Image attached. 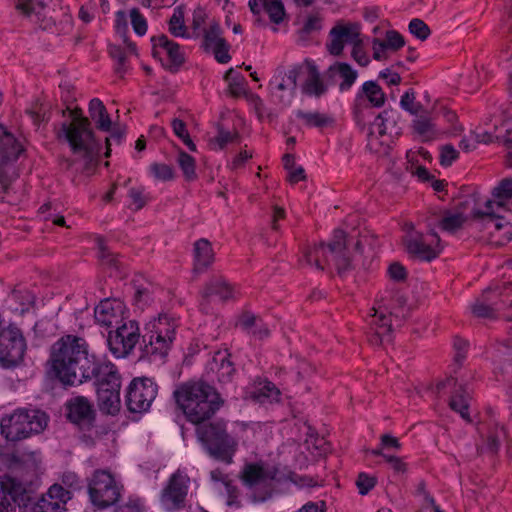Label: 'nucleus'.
Segmentation results:
<instances>
[{
	"label": "nucleus",
	"instance_id": "obj_1",
	"mask_svg": "<svg viewBox=\"0 0 512 512\" xmlns=\"http://www.w3.org/2000/svg\"><path fill=\"white\" fill-rule=\"evenodd\" d=\"M173 397L186 420L193 425L209 421L225 404L218 389L203 378L178 384Z\"/></svg>",
	"mask_w": 512,
	"mask_h": 512
},
{
	"label": "nucleus",
	"instance_id": "obj_2",
	"mask_svg": "<svg viewBox=\"0 0 512 512\" xmlns=\"http://www.w3.org/2000/svg\"><path fill=\"white\" fill-rule=\"evenodd\" d=\"M66 113L71 119L66 125V142L72 153L84 160L83 171L91 174L98 166L101 145L96 139L90 119L80 107L66 105Z\"/></svg>",
	"mask_w": 512,
	"mask_h": 512
},
{
	"label": "nucleus",
	"instance_id": "obj_3",
	"mask_svg": "<svg viewBox=\"0 0 512 512\" xmlns=\"http://www.w3.org/2000/svg\"><path fill=\"white\" fill-rule=\"evenodd\" d=\"M176 320L167 314L149 321L141 335L140 359L164 362L176 339Z\"/></svg>",
	"mask_w": 512,
	"mask_h": 512
},
{
	"label": "nucleus",
	"instance_id": "obj_4",
	"mask_svg": "<svg viewBox=\"0 0 512 512\" xmlns=\"http://www.w3.org/2000/svg\"><path fill=\"white\" fill-rule=\"evenodd\" d=\"M196 435L205 452L214 460L226 465L233 463L238 450V440L228 433L223 419L196 425Z\"/></svg>",
	"mask_w": 512,
	"mask_h": 512
},
{
	"label": "nucleus",
	"instance_id": "obj_5",
	"mask_svg": "<svg viewBox=\"0 0 512 512\" xmlns=\"http://www.w3.org/2000/svg\"><path fill=\"white\" fill-rule=\"evenodd\" d=\"M98 361L84 337L66 334V387H77L87 382L89 372Z\"/></svg>",
	"mask_w": 512,
	"mask_h": 512
},
{
	"label": "nucleus",
	"instance_id": "obj_6",
	"mask_svg": "<svg viewBox=\"0 0 512 512\" xmlns=\"http://www.w3.org/2000/svg\"><path fill=\"white\" fill-rule=\"evenodd\" d=\"M306 75V79L301 85V92L308 97L321 98L327 94L330 84L325 80L324 75L321 76L317 66L313 60L305 59L301 64L292 66L288 72H285L276 87L280 91L289 88L295 91L297 88V80L300 76Z\"/></svg>",
	"mask_w": 512,
	"mask_h": 512
},
{
	"label": "nucleus",
	"instance_id": "obj_7",
	"mask_svg": "<svg viewBox=\"0 0 512 512\" xmlns=\"http://www.w3.org/2000/svg\"><path fill=\"white\" fill-rule=\"evenodd\" d=\"M278 469H265L262 463H246L239 474L242 485L247 489L250 502L263 503L273 495L272 481L276 479Z\"/></svg>",
	"mask_w": 512,
	"mask_h": 512
},
{
	"label": "nucleus",
	"instance_id": "obj_8",
	"mask_svg": "<svg viewBox=\"0 0 512 512\" xmlns=\"http://www.w3.org/2000/svg\"><path fill=\"white\" fill-rule=\"evenodd\" d=\"M23 151L22 144L0 124V202L11 203V184L18 177L14 162Z\"/></svg>",
	"mask_w": 512,
	"mask_h": 512
},
{
	"label": "nucleus",
	"instance_id": "obj_9",
	"mask_svg": "<svg viewBox=\"0 0 512 512\" xmlns=\"http://www.w3.org/2000/svg\"><path fill=\"white\" fill-rule=\"evenodd\" d=\"M387 100L382 87L373 80L366 81L358 89L351 105V115L356 127L364 132L374 116V108H381Z\"/></svg>",
	"mask_w": 512,
	"mask_h": 512
},
{
	"label": "nucleus",
	"instance_id": "obj_10",
	"mask_svg": "<svg viewBox=\"0 0 512 512\" xmlns=\"http://www.w3.org/2000/svg\"><path fill=\"white\" fill-rule=\"evenodd\" d=\"M47 420V415L40 410L20 409L1 420V433L9 441H19L43 431Z\"/></svg>",
	"mask_w": 512,
	"mask_h": 512
},
{
	"label": "nucleus",
	"instance_id": "obj_11",
	"mask_svg": "<svg viewBox=\"0 0 512 512\" xmlns=\"http://www.w3.org/2000/svg\"><path fill=\"white\" fill-rule=\"evenodd\" d=\"M122 486L108 470H95L88 484L91 503L100 510L115 505L121 497Z\"/></svg>",
	"mask_w": 512,
	"mask_h": 512
},
{
	"label": "nucleus",
	"instance_id": "obj_12",
	"mask_svg": "<svg viewBox=\"0 0 512 512\" xmlns=\"http://www.w3.org/2000/svg\"><path fill=\"white\" fill-rule=\"evenodd\" d=\"M150 42L151 55L162 68L171 74L179 73L187 61L183 47L164 33L153 35Z\"/></svg>",
	"mask_w": 512,
	"mask_h": 512
},
{
	"label": "nucleus",
	"instance_id": "obj_13",
	"mask_svg": "<svg viewBox=\"0 0 512 512\" xmlns=\"http://www.w3.org/2000/svg\"><path fill=\"white\" fill-rule=\"evenodd\" d=\"M158 394V385L151 377H134L124 391L127 410L131 413L147 412Z\"/></svg>",
	"mask_w": 512,
	"mask_h": 512
},
{
	"label": "nucleus",
	"instance_id": "obj_14",
	"mask_svg": "<svg viewBox=\"0 0 512 512\" xmlns=\"http://www.w3.org/2000/svg\"><path fill=\"white\" fill-rule=\"evenodd\" d=\"M140 337L138 322L127 320L109 329L107 335L109 351L116 358H125L131 354Z\"/></svg>",
	"mask_w": 512,
	"mask_h": 512
},
{
	"label": "nucleus",
	"instance_id": "obj_15",
	"mask_svg": "<svg viewBox=\"0 0 512 512\" xmlns=\"http://www.w3.org/2000/svg\"><path fill=\"white\" fill-rule=\"evenodd\" d=\"M235 284L231 283L224 275L211 274L199 290V306L202 311L208 313L212 301L227 303L235 299Z\"/></svg>",
	"mask_w": 512,
	"mask_h": 512
},
{
	"label": "nucleus",
	"instance_id": "obj_16",
	"mask_svg": "<svg viewBox=\"0 0 512 512\" xmlns=\"http://www.w3.org/2000/svg\"><path fill=\"white\" fill-rule=\"evenodd\" d=\"M25 341L20 330L12 325L0 329V366L15 367L23 359Z\"/></svg>",
	"mask_w": 512,
	"mask_h": 512
},
{
	"label": "nucleus",
	"instance_id": "obj_17",
	"mask_svg": "<svg viewBox=\"0 0 512 512\" xmlns=\"http://www.w3.org/2000/svg\"><path fill=\"white\" fill-rule=\"evenodd\" d=\"M436 392L439 397L449 394V408L459 413L461 418L468 423L472 422L469 413V396L466 387L458 382L454 376H448L436 383Z\"/></svg>",
	"mask_w": 512,
	"mask_h": 512
},
{
	"label": "nucleus",
	"instance_id": "obj_18",
	"mask_svg": "<svg viewBox=\"0 0 512 512\" xmlns=\"http://www.w3.org/2000/svg\"><path fill=\"white\" fill-rule=\"evenodd\" d=\"M66 420L82 432H89L95 426L97 412L93 403L85 396H75L66 401Z\"/></svg>",
	"mask_w": 512,
	"mask_h": 512
},
{
	"label": "nucleus",
	"instance_id": "obj_19",
	"mask_svg": "<svg viewBox=\"0 0 512 512\" xmlns=\"http://www.w3.org/2000/svg\"><path fill=\"white\" fill-rule=\"evenodd\" d=\"M373 121L369 120L368 142L374 136L373 127L377 128L379 138L387 136L391 142L397 140L403 134L401 113L392 107L386 108L378 114L374 113Z\"/></svg>",
	"mask_w": 512,
	"mask_h": 512
},
{
	"label": "nucleus",
	"instance_id": "obj_20",
	"mask_svg": "<svg viewBox=\"0 0 512 512\" xmlns=\"http://www.w3.org/2000/svg\"><path fill=\"white\" fill-rule=\"evenodd\" d=\"M327 247L333 257L337 275L345 279L355 269L347 249V233L341 228L334 229Z\"/></svg>",
	"mask_w": 512,
	"mask_h": 512
},
{
	"label": "nucleus",
	"instance_id": "obj_21",
	"mask_svg": "<svg viewBox=\"0 0 512 512\" xmlns=\"http://www.w3.org/2000/svg\"><path fill=\"white\" fill-rule=\"evenodd\" d=\"M189 483L190 478L186 473L179 469L172 473L161 491V502L170 505V508L174 510L185 508Z\"/></svg>",
	"mask_w": 512,
	"mask_h": 512
},
{
	"label": "nucleus",
	"instance_id": "obj_22",
	"mask_svg": "<svg viewBox=\"0 0 512 512\" xmlns=\"http://www.w3.org/2000/svg\"><path fill=\"white\" fill-rule=\"evenodd\" d=\"M30 501V495L22 484L11 477L0 479V512H16L26 508Z\"/></svg>",
	"mask_w": 512,
	"mask_h": 512
},
{
	"label": "nucleus",
	"instance_id": "obj_23",
	"mask_svg": "<svg viewBox=\"0 0 512 512\" xmlns=\"http://www.w3.org/2000/svg\"><path fill=\"white\" fill-rule=\"evenodd\" d=\"M61 385H64V337L58 339L50 349L44 378V386L47 391H53Z\"/></svg>",
	"mask_w": 512,
	"mask_h": 512
},
{
	"label": "nucleus",
	"instance_id": "obj_24",
	"mask_svg": "<svg viewBox=\"0 0 512 512\" xmlns=\"http://www.w3.org/2000/svg\"><path fill=\"white\" fill-rule=\"evenodd\" d=\"M409 228L411 231L403 238V245L410 258L424 262H431L438 258L441 249L427 243L423 233L414 231L412 223L409 224Z\"/></svg>",
	"mask_w": 512,
	"mask_h": 512
},
{
	"label": "nucleus",
	"instance_id": "obj_25",
	"mask_svg": "<svg viewBox=\"0 0 512 512\" xmlns=\"http://www.w3.org/2000/svg\"><path fill=\"white\" fill-rule=\"evenodd\" d=\"M247 399L258 405H280L282 391L268 377L256 376L247 391Z\"/></svg>",
	"mask_w": 512,
	"mask_h": 512
},
{
	"label": "nucleus",
	"instance_id": "obj_26",
	"mask_svg": "<svg viewBox=\"0 0 512 512\" xmlns=\"http://www.w3.org/2000/svg\"><path fill=\"white\" fill-rule=\"evenodd\" d=\"M125 304L119 299L105 298L94 309L95 321L109 329L127 321L124 317Z\"/></svg>",
	"mask_w": 512,
	"mask_h": 512
},
{
	"label": "nucleus",
	"instance_id": "obj_27",
	"mask_svg": "<svg viewBox=\"0 0 512 512\" xmlns=\"http://www.w3.org/2000/svg\"><path fill=\"white\" fill-rule=\"evenodd\" d=\"M94 241L97 249L96 258L98 264L108 271L110 276L115 275L124 278L127 273L124 263L120 260L121 255L110 249L104 236L97 235Z\"/></svg>",
	"mask_w": 512,
	"mask_h": 512
},
{
	"label": "nucleus",
	"instance_id": "obj_28",
	"mask_svg": "<svg viewBox=\"0 0 512 512\" xmlns=\"http://www.w3.org/2000/svg\"><path fill=\"white\" fill-rule=\"evenodd\" d=\"M94 379L96 389L122 387V375L118 367L111 361L99 360L89 372L87 382Z\"/></svg>",
	"mask_w": 512,
	"mask_h": 512
},
{
	"label": "nucleus",
	"instance_id": "obj_29",
	"mask_svg": "<svg viewBox=\"0 0 512 512\" xmlns=\"http://www.w3.org/2000/svg\"><path fill=\"white\" fill-rule=\"evenodd\" d=\"M208 368L215 374L220 385L232 383L237 375L236 364L228 349L216 351L208 363Z\"/></svg>",
	"mask_w": 512,
	"mask_h": 512
},
{
	"label": "nucleus",
	"instance_id": "obj_30",
	"mask_svg": "<svg viewBox=\"0 0 512 512\" xmlns=\"http://www.w3.org/2000/svg\"><path fill=\"white\" fill-rule=\"evenodd\" d=\"M358 72L346 62L336 61L324 71V78L330 86L338 85L340 92H347L356 82Z\"/></svg>",
	"mask_w": 512,
	"mask_h": 512
},
{
	"label": "nucleus",
	"instance_id": "obj_31",
	"mask_svg": "<svg viewBox=\"0 0 512 512\" xmlns=\"http://www.w3.org/2000/svg\"><path fill=\"white\" fill-rule=\"evenodd\" d=\"M215 262L212 243L206 238H200L193 244L192 273L200 275L206 272Z\"/></svg>",
	"mask_w": 512,
	"mask_h": 512
},
{
	"label": "nucleus",
	"instance_id": "obj_32",
	"mask_svg": "<svg viewBox=\"0 0 512 512\" xmlns=\"http://www.w3.org/2000/svg\"><path fill=\"white\" fill-rule=\"evenodd\" d=\"M96 403L104 415L117 416L121 411V386L96 389Z\"/></svg>",
	"mask_w": 512,
	"mask_h": 512
},
{
	"label": "nucleus",
	"instance_id": "obj_33",
	"mask_svg": "<svg viewBox=\"0 0 512 512\" xmlns=\"http://www.w3.org/2000/svg\"><path fill=\"white\" fill-rule=\"evenodd\" d=\"M64 488L59 484L52 485L47 493L33 504L32 512H63L62 503Z\"/></svg>",
	"mask_w": 512,
	"mask_h": 512
},
{
	"label": "nucleus",
	"instance_id": "obj_34",
	"mask_svg": "<svg viewBox=\"0 0 512 512\" xmlns=\"http://www.w3.org/2000/svg\"><path fill=\"white\" fill-rule=\"evenodd\" d=\"M237 324L245 332H252L258 339L263 340L270 336L271 332L262 318L249 310H243L238 317Z\"/></svg>",
	"mask_w": 512,
	"mask_h": 512
},
{
	"label": "nucleus",
	"instance_id": "obj_35",
	"mask_svg": "<svg viewBox=\"0 0 512 512\" xmlns=\"http://www.w3.org/2000/svg\"><path fill=\"white\" fill-rule=\"evenodd\" d=\"M15 8L23 16L34 20L36 23H40L43 29L50 27V22L44 24L46 18V3L44 0H17Z\"/></svg>",
	"mask_w": 512,
	"mask_h": 512
},
{
	"label": "nucleus",
	"instance_id": "obj_36",
	"mask_svg": "<svg viewBox=\"0 0 512 512\" xmlns=\"http://www.w3.org/2000/svg\"><path fill=\"white\" fill-rule=\"evenodd\" d=\"M295 116L307 128L323 130L335 125V118L333 116L318 111L297 110Z\"/></svg>",
	"mask_w": 512,
	"mask_h": 512
},
{
	"label": "nucleus",
	"instance_id": "obj_37",
	"mask_svg": "<svg viewBox=\"0 0 512 512\" xmlns=\"http://www.w3.org/2000/svg\"><path fill=\"white\" fill-rule=\"evenodd\" d=\"M146 280L143 274H135L134 278L131 281V284L135 290L133 297V304L140 309H144L152 304L153 291L150 288L151 283H148V286L143 284V281Z\"/></svg>",
	"mask_w": 512,
	"mask_h": 512
},
{
	"label": "nucleus",
	"instance_id": "obj_38",
	"mask_svg": "<svg viewBox=\"0 0 512 512\" xmlns=\"http://www.w3.org/2000/svg\"><path fill=\"white\" fill-rule=\"evenodd\" d=\"M91 120L95 122L96 128L100 131H111L112 122L104 103L99 98H93L88 107Z\"/></svg>",
	"mask_w": 512,
	"mask_h": 512
},
{
	"label": "nucleus",
	"instance_id": "obj_39",
	"mask_svg": "<svg viewBox=\"0 0 512 512\" xmlns=\"http://www.w3.org/2000/svg\"><path fill=\"white\" fill-rule=\"evenodd\" d=\"M328 253L327 243L322 241L319 244L307 247L304 251V258L308 264L314 265L320 271H324L328 263Z\"/></svg>",
	"mask_w": 512,
	"mask_h": 512
},
{
	"label": "nucleus",
	"instance_id": "obj_40",
	"mask_svg": "<svg viewBox=\"0 0 512 512\" xmlns=\"http://www.w3.org/2000/svg\"><path fill=\"white\" fill-rule=\"evenodd\" d=\"M220 40H225L223 37V30L218 21L212 20L208 27L202 29L200 48L204 52L210 53V50L213 49Z\"/></svg>",
	"mask_w": 512,
	"mask_h": 512
},
{
	"label": "nucleus",
	"instance_id": "obj_41",
	"mask_svg": "<svg viewBox=\"0 0 512 512\" xmlns=\"http://www.w3.org/2000/svg\"><path fill=\"white\" fill-rule=\"evenodd\" d=\"M224 80L228 82V95L233 98H240L246 95V78L233 68L228 69L224 74Z\"/></svg>",
	"mask_w": 512,
	"mask_h": 512
},
{
	"label": "nucleus",
	"instance_id": "obj_42",
	"mask_svg": "<svg viewBox=\"0 0 512 512\" xmlns=\"http://www.w3.org/2000/svg\"><path fill=\"white\" fill-rule=\"evenodd\" d=\"M177 164L181 169L183 178L186 182L192 183L198 180L195 158L181 148H179L178 151Z\"/></svg>",
	"mask_w": 512,
	"mask_h": 512
},
{
	"label": "nucleus",
	"instance_id": "obj_43",
	"mask_svg": "<svg viewBox=\"0 0 512 512\" xmlns=\"http://www.w3.org/2000/svg\"><path fill=\"white\" fill-rule=\"evenodd\" d=\"M466 220V216L461 211L452 213L450 210H444L442 212V218L438 223V227L442 231L454 234L463 227Z\"/></svg>",
	"mask_w": 512,
	"mask_h": 512
},
{
	"label": "nucleus",
	"instance_id": "obj_44",
	"mask_svg": "<svg viewBox=\"0 0 512 512\" xmlns=\"http://www.w3.org/2000/svg\"><path fill=\"white\" fill-rule=\"evenodd\" d=\"M413 131L422 136L423 141H431L436 138L435 124L431 118L427 116H420L412 121Z\"/></svg>",
	"mask_w": 512,
	"mask_h": 512
},
{
	"label": "nucleus",
	"instance_id": "obj_45",
	"mask_svg": "<svg viewBox=\"0 0 512 512\" xmlns=\"http://www.w3.org/2000/svg\"><path fill=\"white\" fill-rule=\"evenodd\" d=\"M109 56L116 61L114 71L120 78H123L129 69L128 59L125 50L119 45H110Z\"/></svg>",
	"mask_w": 512,
	"mask_h": 512
},
{
	"label": "nucleus",
	"instance_id": "obj_46",
	"mask_svg": "<svg viewBox=\"0 0 512 512\" xmlns=\"http://www.w3.org/2000/svg\"><path fill=\"white\" fill-rule=\"evenodd\" d=\"M214 142L218 145L220 150H223L230 143H240L241 135L236 129L230 131L225 129L223 124L218 123L217 135L214 138Z\"/></svg>",
	"mask_w": 512,
	"mask_h": 512
},
{
	"label": "nucleus",
	"instance_id": "obj_47",
	"mask_svg": "<svg viewBox=\"0 0 512 512\" xmlns=\"http://www.w3.org/2000/svg\"><path fill=\"white\" fill-rule=\"evenodd\" d=\"M263 10L274 24H280L286 16L285 7L281 0H267L263 2Z\"/></svg>",
	"mask_w": 512,
	"mask_h": 512
},
{
	"label": "nucleus",
	"instance_id": "obj_48",
	"mask_svg": "<svg viewBox=\"0 0 512 512\" xmlns=\"http://www.w3.org/2000/svg\"><path fill=\"white\" fill-rule=\"evenodd\" d=\"M493 196L497 199V207L504 208L506 202L512 198V179L505 178L493 189Z\"/></svg>",
	"mask_w": 512,
	"mask_h": 512
},
{
	"label": "nucleus",
	"instance_id": "obj_49",
	"mask_svg": "<svg viewBox=\"0 0 512 512\" xmlns=\"http://www.w3.org/2000/svg\"><path fill=\"white\" fill-rule=\"evenodd\" d=\"M149 172L156 180L163 182L173 181L176 178L174 168L166 163H151Z\"/></svg>",
	"mask_w": 512,
	"mask_h": 512
},
{
	"label": "nucleus",
	"instance_id": "obj_50",
	"mask_svg": "<svg viewBox=\"0 0 512 512\" xmlns=\"http://www.w3.org/2000/svg\"><path fill=\"white\" fill-rule=\"evenodd\" d=\"M381 47H388L389 50L398 51L405 46V39L401 33L396 30H388L386 32L385 40L375 38V45Z\"/></svg>",
	"mask_w": 512,
	"mask_h": 512
},
{
	"label": "nucleus",
	"instance_id": "obj_51",
	"mask_svg": "<svg viewBox=\"0 0 512 512\" xmlns=\"http://www.w3.org/2000/svg\"><path fill=\"white\" fill-rule=\"evenodd\" d=\"M168 30L175 37H188L187 27L184 23V15L181 10H175L168 22Z\"/></svg>",
	"mask_w": 512,
	"mask_h": 512
},
{
	"label": "nucleus",
	"instance_id": "obj_52",
	"mask_svg": "<svg viewBox=\"0 0 512 512\" xmlns=\"http://www.w3.org/2000/svg\"><path fill=\"white\" fill-rule=\"evenodd\" d=\"M375 319L373 323L376 325L375 337L377 341L380 343L383 341V338L387 335H390L392 332V323L389 316L385 314H375Z\"/></svg>",
	"mask_w": 512,
	"mask_h": 512
},
{
	"label": "nucleus",
	"instance_id": "obj_53",
	"mask_svg": "<svg viewBox=\"0 0 512 512\" xmlns=\"http://www.w3.org/2000/svg\"><path fill=\"white\" fill-rule=\"evenodd\" d=\"M172 128L175 135L183 141L190 151H196V145L191 139L186 123L183 120L179 118L173 119Z\"/></svg>",
	"mask_w": 512,
	"mask_h": 512
},
{
	"label": "nucleus",
	"instance_id": "obj_54",
	"mask_svg": "<svg viewBox=\"0 0 512 512\" xmlns=\"http://www.w3.org/2000/svg\"><path fill=\"white\" fill-rule=\"evenodd\" d=\"M498 310L499 308H494L479 299L471 305V312L477 318L496 319Z\"/></svg>",
	"mask_w": 512,
	"mask_h": 512
},
{
	"label": "nucleus",
	"instance_id": "obj_55",
	"mask_svg": "<svg viewBox=\"0 0 512 512\" xmlns=\"http://www.w3.org/2000/svg\"><path fill=\"white\" fill-rule=\"evenodd\" d=\"M330 35H335L346 44L355 41L359 33L352 25H336L331 29Z\"/></svg>",
	"mask_w": 512,
	"mask_h": 512
},
{
	"label": "nucleus",
	"instance_id": "obj_56",
	"mask_svg": "<svg viewBox=\"0 0 512 512\" xmlns=\"http://www.w3.org/2000/svg\"><path fill=\"white\" fill-rule=\"evenodd\" d=\"M330 35H335L346 44L355 41L359 33L352 25H336L331 29Z\"/></svg>",
	"mask_w": 512,
	"mask_h": 512
},
{
	"label": "nucleus",
	"instance_id": "obj_57",
	"mask_svg": "<svg viewBox=\"0 0 512 512\" xmlns=\"http://www.w3.org/2000/svg\"><path fill=\"white\" fill-rule=\"evenodd\" d=\"M415 92L412 88L407 90L402 96L400 100L401 107L408 111L411 115H418L419 112L423 109V105L420 102L415 101Z\"/></svg>",
	"mask_w": 512,
	"mask_h": 512
},
{
	"label": "nucleus",
	"instance_id": "obj_58",
	"mask_svg": "<svg viewBox=\"0 0 512 512\" xmlns=\"http://www.w3.org/2000/svg\"><path fill=\"white\" fill-rule=\"evenodd\" d=\"M128 197L131 199L134 211L143 209L150 200V197L145 195V188L143 186L130 188L128 191Z\"/></svg>",
	"mask_w": 512,
	"mask_h": 512
},
{
	"label": "nucleus",
	"instance_id": "obj_59",
	"mask_svg": "<svg viewBox=\"0 0 512 512\" xmlns=\"http://www.w3.org/2000/svg\"><path fill=\"white\" fill-rule=\"evenodd\" d=\"M377 477L369 475L365 472H360L356 478V486L358 493L362 496L367 495L377 485Z\"/></svg>",
	"mask_w": 512,
	"mask_h": 512
},
{
	"label": "nucleus",
	"instance_id": "obj_60",
	"mask_svg": "<svg viewBox=\"0 0 512 512\" xmlns=\"http://www.w3.org/2000/svg\"><path fill=\"white\" fill-rule=\"evenodd\" d=\"M409 32L421 41H425L431 34L429 26L419 18H414L408 26Z\"/></svg>",
	"mask_w": 512,
	"mask_h": 512
},
{
	"label": "nucleus",
	"instance_id": "obj_61",
	"mask_svg": "<svg viewBox=\"0 0 512 512\" xmlns=\"http://www.w3.org/2000/svg\"><path fill=\"white\" fill-rule=\"evenodd\" d=\"M459 158V151L452 144L440 147L439 163L442 167H450Z\"/></svg>",
	"mask_w": 512,
	"mask_h": 512
},
{
	"label": "nucleus",
	"instance_id": "obj_62",
	"mask_svg": "<svg viewBox=\"0 0 512 512\" xmlns=\"http://www.w3.org/2000/svg\"><path fill=\"white\" fill-rule=\"evenodd\" d=\"M231 45L228 43V41L220 40L219 43L216 44L213 49L210 50V53L214 55L215 60L220 64H226L230 62L231 55L229 54Z\"/></svg>",
	"mask_w": 512,
	"mask_h": 512
},
{
	"label": "nucleus",
	"instance_id": "obj_63",
	"mask_svg": "<svg viewBox=\"0 0 512 512\" xmlns=\"http://www.w3.org/2000/svg\"><path fill=\"white\" fill-rule=\"evenodd\" d=\"M494 206H497V200L493 201V200L488 199L485 202L486 210L485 211H482L479 209L473 210L472 218L474 220L488 219L490 222H494V220H499L500 217L497 214H495V212H494Z\"/></svg>",
	"mask_w": 512,
	"mask_h": 512
},
{
	"label": "nucleus",
	"instance_id": "obj_64",
	"mask_svg": "<svg viewBox=\"0 0 512 512\" xmlns=\"http://www.w3.org/2000/svg\"><path fill=\"white\" fill-rule=\"evenodd\" d=\"M130 17L134 32L139 36H143L146 33L148 26L147 21L141 14L140 10L138 8H133L130 11Z\"/></svg>",
	"mask_w": 512,
	"mask_h": 512
}]
</instances>
